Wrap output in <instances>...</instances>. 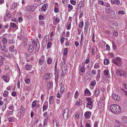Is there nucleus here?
<instances>
[{
    "instance_id": "obj_1",
    "label": "nucleus",
    "mask_w": 127,
    "mask_h": 127,
    "mask_svg": "<svg viewBox=\"0 0 127 127\" xmlns=\"http://www.w3.org/2000/svg\"><path fill=\"white\" fill-rule=\"evenodd\" d=\"M110 109L111 111L115 114H119L121 112V107L117 104H114L111 106Z\"/></svg>"
},
{
    "instance_id": "obj_2",
    "label": "nucleus",
    "mask_w": 127,
    "mask_h": 127,
    "mask_svg": "<svg viewBox=\"0 0 127 127\" xmlns=\"http://www.w3.org/2000/svg\"><path fill=\"white\" fill-rule=\"evenodd\" d=\"M115 73L116 75L118 76H123L124 78L127 77V72L121 69H117L115 71Z\"/></svg>"
},
{
    "instance_id": "obj_3",
    "label": "nucleus",
    "mask_w": 127,
    "mask_h": 127,
    "mask_svg": "<svg viewBox=\"0 0 127 127\" xmlns=\"http://www.w3.org/2000/svg\"><path fill=\"white\" fill-rule=\"evenodd\" d=\"M61 68L62 73L61 74V77L63 76L66 74L67 70L66 65L64 62L61 64Z\"/></svg>"
},
{
    "instance_id": "obj_4",
    "label": "nucleus",
    "mask_w": 127,
    "mask_h": 127,
    "mask_svg": "<svg viewBox=\"0 0 127 127\" xmlns=\"http://www.w3.org/2000/svg\"><path fill=\"white\" fill-rule=\"evenodd\" d=\"M106 13L111 16L113 18H115L116 17L115 13L113 10L110 8L107 9L106 10Z\"/></svg>"
},
{
    "instance_id": "obj_5",
    "label": "nucleus",
    "mask_w": 127,
    "mask_h": 127,
    "mask_svg": "<svg viewBox=\"0 0 127 127\" xmlns=\"http://www.w3.org/2000/svg\"><path fill=\"white\" fill-rule=\"evenodd\" d=\"M113 62L118 66H120L122 64V63L121 61V58L119 57H117L116 59H114L112 60Z\"/></svg>"
},
{
    "instance_id": "obj_6",
    "label": "nucleus",
    "mask_w": 127,
    "mask_h": 127,
    "mask_svg": "<svg viewBox=\"0 0 127 127\" xmlns=\"http://www.w3.org/2000/svg\"><path fill=\"white\" fill-rule=\"evenodd\" d=\"M112 98L117 101H119L120 99V96L116 94H114L112 95Z\"/></svg>"
},
{
    "instance_id": "obj_7",
    "label": "nucleus",
    "mask_w": 127,
    "mask_h": 127,
    "mask_svg": "<svg viewBox=\"0 0 127 127\" xmlns=\"http://www.w3.org/2000/svg\"><path fill=\"white\" fill-rule=\"evenodd\" d=\"M68 109L66 108L64 111L63 113V117L64 119H67L68 116Z\"/></svg>"
},
{
    "instance_id": "obj_8",
    "label": "nucleus",
    "mask_w": 127,
    "mask_h": 127,
    "mask_svg": "<svg viewBox=\"0 0 127 127\" xmlns=\"http://www.w3.org/2000/svg\"><path fill=\"white\" fill-rule=\"evenodd\" d=\"M48 107V102L46 101H45L43 107V111L46 110Z\"/></svg>"
},
{
    "instance_id": "obj_9",
    "label": "nucleus",
    "mask_w": 127,
    "mask_h": 127,
    "mask_svg": "<svg viewBox=\"0 0 127 127\" xmlns=\"http://www.w3.org/2000/svg\"><path fill=\"white\" fill-rule=\"evenodd\" d=\"M91 115V113L90 112L87 111L85 113L84 116L87 119H89Z\"/></svg>"
},
{
    "instance_id": "obj_10",
    "label": "nucleus",
    "mask_w": 127,
    "mask_h": 127,
    "mask_svg": "<svg viewBox=\"0 0 127 127\" xmlns=\"http://www.w3.org/2000/svg\"><path fill=\"white\" fill-rule=\"evenodd\" d=\"M111 3L113 4L119 5L120 3V1L119 0H111Z\"/></svg>"
},
{
    "instance_id": "obj_11",
    "label": "nucleus",
    "mask_w": 127,
    "mask_h": 127,
    "mask_svg": "<svg viewBox=\"0 0 127 127\" xmlns=\"http://www.w3.org/2000/svg\"><path fill=\"white\" fill-rule=\"evenodd\" d=\"M52 74L51 73H47L46 74L44 77L45 79H50L52 77Z\"/></svg>"
},
{
    "instance_id": "obj_12",
    "label": "nucleus",
    "mask_w": 127,
    "mask_h": 127,
    "mask_svg": "<svg viewBox=\"0 0 127 127\" xmlns=\"http://www.w3.org/2000/svg\"><path fill=\"white\" fill-rule=\"evenodd\" d=\"M122 120L123 123H127V117L123 116L122 117Z\"/></svg>"
},
{
    "instance_id": "obj_13",
    "label": "nucleus",
    "mask_w": 127,
    "mask_h": 127,
    "mask_svg": "<svg viewBox=\"0 0 127 127\" xmlns=\"http://www.w3.org/2000/svg\"><path fill=\"white\" fill-rule=\"evenodd\" d=\"M24 68L27 70H31L32 66L29 64L26 65L25 66Z\"/></svg>"
},
{
    "instance_id": "obj_14",
    "label": "nucleus",
    "mask_w": 127,
    "mask_h": 127,
    "mask_svg": "<svg viewBox=\"0 0 127 127\" xmlns=\"http://www.w3.org/2000/svg\"><path fill=\"white\" fill-rule=\"evenodd\" d=\"M35 42L34 41V40H33L32 41V42H30L29 43V47H33L35 45Z\"/></svg>"
},
{
    "instance_id": "obj_15",
    "label": "nucleus",
    "mask_w": 127,
    "mask_h": 127,
    "mask_svg": "<svg viewBox=\"0 0 127 127\" xmlns=\"http://www.w3.org/2000/svg\"><path fill=\"white\" fill-rule=\"evenodd\" d=\"M48 7V5L46 4H44L42 6L41 8V10L43 11H45L47 9Z\"/></svg>"
},
{
    "instance_id": "obj_16",
    "label": "nucleus",
    "mask_w": 127,
    "mask_h": 127,
    "mask_svg": "<svg viewBox=\"0 0 127 127\" xmlns=\"http://www.w3.org/2000/svg\"><path fill=\"white\" fill-rule=\"evenodd\" d=\"M99 89H96L94 92V95L95 96H97L99 94Z\"/></svg>"
},
{
    "instance_id": "obj_17",
    "label": "nucleus",
    "mask_w": 127,
    "mask_h": 127,
    "mask_svg": "<svg viewBox=\"0 0 127 127\" xmlns=\"http://www.w3.org/2000/svg\"><path fill=\"white\" fill-rule=\"evenodd\" d=\"M68 49L67 48H64V50L63 55L64 56H67V50Z\"/></svg>"
},
{
    "instance_id": "obj_18",
    "label": "nucleus",
    "mask_w": 127,
    "mask_h": 127,
    "mask_svg": "<svg viewBox=\"0 0 127 127\" xmlns=\"http://www.w3.org/2000/svg\"><path fill=\"white\" fill-rule=\"evenodd\" d=\"M82 4L83 3L82 1H80L79 2L78 6V9L80 10H81V7L82 6Z\"/></svg>"
},
{
    "instance_id": "obj_19",
    "label": "nucleus",
    "mask_w": 127,
    "mask_h": 127,
    "mask_svg": "<svg viewBox=\"0 0 127 127\" xmlns=\"http://www.w3.org/2000/svg\"><path fill=\"white\" fill-rule=\"evenodd\" d=\"M102 18L105 21H107L108 19L107 16H106L104 15L102 16Z\"/></svg>"
},
{
    "instance_id": "obj_20",
    "label": "nucleus",
    "mask_w": 127,
    "mask_h": 127,
    "mask_svg": "<svg viewBox=\"0 0 127 127\" xmlns=\"http://www.w3.org/2000/svg\"><path fill=\"white\" fill-rule=\"evenodd\" d=\"M2 78L4 81L6 82H8L9 80L7 79V76L5 75L3 76L2 77Z\"/></svg>"
},
{
    "instance_id": "obj_21",
    "label": "nucleus",
    "mask_w": 127,
    "mask_h": 127,
    "mask_svg": "<svg viewBox=\"0 0 127 127\" xmlns=\"http://www.w3.org/2000/svg\"><path fill=\"white\" fill-rule=\"evenodd\" d=\"M109 63V60L107 59H105L104 61V63L105 65L108 64Z\"/></svg>"
},
{
    "instance_id": "obj_22",
    "label": "nucleus",
    "mask_w": 127,
    "mask_h": 127,
    "mask_svg": "<svg viewBox=\"0 0 127 127\" xmlns=\"http://www.w3.org/2000/svg\"><path fill=\"white\" fill-rule=\"evenodd\" d=\"M68 8L69 9H68V11L69 12L73 9V7L70 4H69L68 5Z\"/></svg>"
},
{
    "instance_id": "obj_23",
    "label": "nucleus",
    "mask_w": 127,
    "mask_h": 127,
    "mask_svg": "<svg viewBox=\"0 0 127 127\" xmlns=\"http://www.w3.org/2000/svg\"><path fill=\"white\" fill-rule=\"evenodd\" d=\"M93 102L92 101H89L87 103L86 107L87 108H89V106L91 105H92Z\"/></svg>"
},
{
    "instance_id": "obj_24",
    "label": "nucleus",
    "mask_w": 127,
    "mask_h": 127,
    "mask_svg": "<svg viewBox=\"0 0 127 127\" xmlns=\"http://www.w3.org/2000/svg\"><path fill=\"white\" fill-rule=\"evenodd\" d=\"M9 51L11 52H13L15 51V48L13 46H12L10 47Z\"/></svg>"
},
{
    "instance_id": "obj_25",
    "label": "nucleus",
    "mask_w": 127,
    "mask_h": 127,
    "mask_svg": "<svg viewBox=\"0 0 127 127\" xmlns=\"http://www.w3.org/2000/svg\"><path fill=\"white\" fill-rule=\"evenodd\" d=\"M8 94V92L7 91H5L3 93V96L4 97H6Z\"/></svg>"
},
{
    "instance_id": "obj_26",
    "label": "nucleus",
    "mask_w": 127,
    "mask_h": 127,
    "mask_svg": "<svg viewBox=\"0 0 127 127\" xmlns=\"http://www.w3.org/2000/svg\"><path fill=\"white\" fill-rule=\"evenodd\" d=\"M33 47H32V46L29 47L28 48V51L30 53H32L33 51Z\"/></svg>"
},
{
    "instance_id": "obj_27",
    "label": "nucleus",
    "mask_w": 127,
    "mask_h": 127,
    "mask_svg": "<svg viewBox=\"0 0 127 127\" xmlns=\"http://www.w3.org/2000/svg\"><path fill=\"white\" fill-rule=\"evenodd\" d=\"M52 45V43L50 42H49L48 43L47 45V49H48L50 48Z\"/></svg>"
},
{
    "instance_id": "obj_28",
    "label": "nucleus",
    "mask_w": 127,
    "mask_h": 127,
    "mask_svg": "<svg viewBox=\"0 0 127 127\" xmlns=\"http://www.w3.org/2000/svg\"><path fill=\"white\" fill-rule=\"evenodd\" d=\"M17 4L16 3L13 4L11 6V8L12 9H14L17 7Z\"/></svg>"
},
{
    "instance_id": "obj_29",
    "label": "nucleus",
    "mask_w": 127,
    "mask_h": 127,
    "mask_svg": "<svg viewBox=\"0 0 127 127\" xmlns=\"http://www.w3.org/2000/svg\"><path fill=\"white\" fill-rule=\"evenodd\" d=\"M52 86V85H51L50 82H49L48 83L47 86V89L48 90L50 89L51 88Z\"/></svg>"
},
{
    "instance_id": "obj_30",
    "label": "nucleus",
    "mask_w": 127,
    "mask_h": 127,
    "mask_svg": "<svg viewBox=\"0 0 127 127\" xmlns=\"http://www.w3.org/2000/svg\"><path fill=\"white\" fill-rule=\"evenodd\" d=\"M99 67V64L98 63H95L94 65V68L95 69L98 68Z\"/></svg>"
},
{
    "instance_id": "obj_31",
    "label": "nucleus",
    "mask_w": 127,
    "mask_h": 127,
    "mask_svg": "<svg viewBox=\"0 0 127 127\" xmlns=\"http://www.w3.org/2000/svg\"><path fill=\"white\" fill-rule=\"evenodd\" d=\"M7 39L6 38H3L2 40V42L4 44H6L7 42Z\"/></svg>"
},
{
    "instance_id": "obj_32",
    "label": "nucleus",
    "mask_w": 127,
    "mask_h": 127,
    "mask_svg": "<svg viewBox=\"0 0 127 127\" xmlns=\"http://www.w3.org/2000/svg\"><path fill=\"white\" fill-rule=\"evenodd\" d=\"M80 99H79L75 103V104L77 106H79L80 105Z\"/></svg>"
},
{
    "instance_id": "obj_33",
    "label": "nucleus",
    "mask_w": 127,
    "mask_h": 127,
    "mask_svg": "<svg viewBox=\"0 0 127 127\" xmlns=\"http://www.w3.org/2000/svg\"><path fill=\"white\" fill-rule=\"evenodd\" d=\"M70 2L71 4L73 5H75L76 3V1H74L73 0H70Z\"/></svg>"
},
{
    "instance_id": "obj_34",
    "label": "nucleus",
    "mask_w": 127,
    "mask_h": 127,
    "mask_svg": "<svg viewBox=\"0 0 127 127\" xmlns=\"http://www.w3.org/2000/svg\"><path fill=\"white\" fill-rule=\"evenodd\" d=\"M65 39H67V40L65 42V46L66 47H68L69 45V42L68 40V39L67 38H66Z\"/></svg>"
},
{
    "instance_id": "obj_35",
    "label": "nucleus",
    "mask_w": 127,
    "mask_h": 127,
    "mask_svg": "<svg viewBox=\"0 0 127 127\" xmlns=\"http://www.w3.org/2000/svg\"><path fill=\"white\" fill-rule=\"evenodd\" d=\"M47 63L48 64H51L52 62V60L50 58H48L47 61Z\"/></svg>"
},
{
    "instance_id": "obj_36",
    "label": "nucleus",
    "mask_w": 127,
    "mask_h": 127,
    "mask_svg": "<svg viewBox=\"0 0 127 127\" xmlns=\"http://www.w3.org/2000/svg\"><path fill=\"white\" fill-rule=\"evenodd\" d=\"M64 86L63 84L61 86V88L60 92L61 93H62L64 92Z\"/></svg>"
},
{
    "instance_id": "obj_37",
    "label": "nucleus",
    "mask_w": 127,
    "mask_h": 127,
    "mask_svg": "<svg viewBox=\"0 0 127 127\" xmlns=\"http://www.w3.org/2000/svg\"><path fill=\"white\" fill-rule=\"evenodd\" d=\"M84 25L83 21L80 22L79 25V27L80 28H82L83 26Z\"/></svg>"
},
{
    "instance_id": "obj_38",
    "label": "nucleus",
    "mask_w": 127,
    "mask_h": 127,
    "mask_svg": "<svg viewBox=\"0 0 127 127\" xmlns=\"http://www.w3.org/2000/svg\"><path fill=\"white\" fill-rule=\"evenodd\" d=\"M104 74L106 76L108 75L109 74V72L108 70H104L103 72Z\"/></svg>"
},
{
    "instance_id": "obj_39",
    "label": "nucleus",
    "mask_w": 127,
    "mask_h": 127,
    "mask_svg": "<svg viewBox=\"0 0 127 127\" xmlns=\"http://www.w3.org/2000/svg\"><path fill=\"white\" fill-rule=\"evenodd\" d=\"M59 74V72L58 71V72L57 75L55 77V81L56 82H58V75Z\"/></svg>"
},
{
    "instance_id": "obj_40",
    "label": "nucleus",
    "mask_w": 127,
    "mask_h": 127,
    "mask_svg": "<svg viewBox=\"0 0 127 127\" xmlns=\"http://www.w3.org/2000/svg\"><path fill=\"white\" fill-rule=\"evenodd\" d=\"M32 8L30 6H27L26 7V9L28 11H31L32 10L31 9Z\"/></svg>"
},
{
    "instance_id": "obj_41",
    "label": "nucleus",
    "mask_w": 127,
    "mask_h": 127,
    "mask_svg": "<svg viewBox=\"0 0 127 127\" xmlns=\"http://www.w3.org/2000/svg\"><path fill=\"white\" fill-rule=\"evenodd\" d=\"M91 83L93 86H94L96 84V82L95 80H94L92 81Z\"/></svg>"
},
{
    "instance_id": "obj_42",
    "label": "nucleus",
    "mask_w": 127,
    "mask_h": 127,
    "mask_svg": "<svg viewBox=\"0 0 127 127\" xmlns=\"http://www.w3.org/2000/svg\"><path fill=\"white\" fill-rule=\"evenodd\" d=\"M25 81L26 84H28L30 83V80L29 79H26L25 80Z\"/></svg>"
},
{
    "instance_id": "obj_43",
    "label": "nucleus",
    "mask_w": 127,
    "mask_h": 127,
    "mask_svg": "<svg viewBox=\"0 0 127 127\" xmlns=\"http://www.w3.org/2000/svg\"><path fill=\"white\" fill-rule=\"evenodd\" d=\"M112 23L114 26H118V24L115 21H113V22Z\"/></svg>"
},
{
    "instance_id": "obj_44",
    "label": "nucleus",
    "mask_w": 127,
    "mask_h": 127,
    "mask_svg": "<svg viewBox=\"0 0 127 127\" xmlns=\"http://www.w3.org/2000/svg\"><path fill=\"white\" fill-rule=\"evenodd\" d=\"M5 55H6V57H8L9 58H11L12 56V54L10 53H8L7 54H5Z\"/></svg>"
},
{
    "instance_id": "obj_45",
    "label": "nucleus",
    "mask_w": 127,
    "mask_h": 127,
    "mask_svg": "<svg viewBox=\"0 0 127 127\" xmlns=\"http://www.w3.org/2000/svg\"><path fill=\"white\" fill-rule=\"evenodd\" d=\"M83 37H84V34H83L82 33L81 34V37L80 40V43H81L83 41Z\"/></svg>"
},
{
    "instance_id": "obj_46",
    "label": "nucleus",
    "mask_w": 127,
    "mask_h": 127,
    "mask_svg": "<svg viewBox=\"0 0 127 127\" xmlns=\"http://www.w3.org/2000/svg\"><path fill=\"white\" fill-rule=\"evenodd\" d=\"M85 70V69L84 67H82L80 69V71L82 73L84 72Z\"/></svg>"
},
{
    "instance_id": "obj_47",
    "label": "nucleus",
    "mask_w": 127,
    "mask_h": 127,
    "mask_svg": "<svg viewBox=\"0 0 127 127\" xmlns=\"http://www.w3.org/2000/svg\"><path fill=\"white\" fill-rule=\"evenodd\" d=\"M100 77V74L99 73L97 74L96 77V79L97 81H98Z\"/></svg>"
},
{
    "instance_id": "obj_48",
    "label": "nucleus",
    "mask_w": 127,
    "mask_h": 127,
    "mask_svg": "<svg viewBox=\"0 0 127 127\" xmlns=\"http://www.w3.org/2000/svg\"><path fill=\"white\" fill-rule=\"evenodd\" d=\"M10 23L11 24V26L12 27L14 28L16 27V25L15 23Z\"/></svg>"
},
{
    "instance_id": "obj_49",
    "label": "nucleus",
    "mask_w": 127,
    "mask_h": 127,
    "mask_svg": "<svg viewBox=\"0 0 127 127\" xmlns=\"http://www.w3.org/2000/svg\"><path fill=\"white\" fill-rule=\"evenodd\" d=\"M71 27V22L68 25L66 29L68 30H69L70 29Z\"/></svg>"
},
{
    "instance_id": "obj_50",
    "label": "nucleus",
    "mask_w": 127,
    "mask_h": 127,
    "mask_svg": "<svg viewBox=\"0 0 127 127\" xmlns=\"http://www.w3.org/2000/svg\"><path fill=\"white\" fill-rule=\"evenodd\" d=\"M9 108L10 110H13L14 109V105H11L9 107Z\"/></svg>"
},
{
    "instance_id": "obj_51",
    "label": "nucleus",
    "mask_w": 127,
    "mask_h": 127,
    "mask_svg": "<svg viewBox=\"0 0 127 127\" xmlns=\"http://www.w3.org/2000/svg\"><path fill=\"white\" fill-rule=\"evenodd\" d=\"M118 13L119 14H124L125 13L124 11L123 10L119 11H118Z\"/></svg>"
},
{
    "instance_id": "obj_52",
    "label": "nucleus",
    "mask_w": 127,
    "mask_h": 127,
    "mask_svg": "<svg viewBox=\"0 0 127 127\" xmlns=\"http://www.w3.org/2000/svg\"><path fill=\"white\" fill-rule=\"evenodd\" d=\"M53 99H51L49 98V103L51 104H53Z\"/></svg>"
},
{
    "instance_id": "obj_53",
    "label": "nucleus",
    "mask_w": 127,
    "mask_h": 127,
    "mask_svg": "<svg viewBox=\"0 0 127 127\" xmlns=\"http://www.w3.org/2000/svg\"><path fill=\"white\" fill-rule=\"evenodd\" d=\"M39 64L40 65L42 64L43 63V61L41 59L39 60Z\"/></svg>"
},
{
    "instance_id": "obj_54",
    "label": "nucleus",
    "mask_w": 127,
    "mask_h": 127,
    "mask_svg": "<svg viewBox=\"0 0 127 127\" xmlns=\"http://www.w3.org/2000/svg\"><path fill=\"white\" fill-rule=\"evenodd\" d=\"M85 92L86 94H89L90 93V91L87 89H85Z\"/></svg>"
},
{
    "instance_id": "obj_55",
    "label": "nucleus",
    "mask_w": 127,
    "mask_h": 127,
    "mask_svg": "<svg viewBox=\"0 0 127 127\" xmlns=\"http://www.w3.org/2000/svg\"><path fill=\"white\" fill-rule=\"evenodd\" d=\"M36 103L35 102L33 101L32 104V107H34L36 106Z\"/></svg>"
},
{
    "instance_id": "obj_56",
    "label": "nucleus",
    "mask_w": 127,
    "mask_h": 127,
    "mask_svg": "<svg viewBox=\"0 0 127 127\" xmlns=\"http://www.w3.org/2000/svg\"><path fill=\"white\" fill-rule=\"evenodd\" d=\"M1 50L3 51H5L6 50V47L5 46H3V48L2 46L1 47Z\"/></svg>"
},
{
    "instance_id": "obj_57",
    "label": "nucleus",
    "mask_w": 127,
    "mask_h": 127,
    "mask_svg": "<svg viewBox=\"0 0 127 127\" xmlns=\"http://www.w3.org/2000/svg\"><path fill=\"white\" fill-rule=\"evenodd\" d=\"M78 92L77 91L75 93L74 95V97L76 98L77 97L78 95Z\"/></svg>"
},
{
    "instance_id": "obj_58",
    "label": "nucleus",
    "mask_w": 127,
    "mask_h": 127,
    "mask_svg": "<svg viewBox=\"0 0 127 127\" xmlns=\"http://www.w3.org/2000/svg\"><path fill=\"white\" fill-rule=\"evenodd\" d=\"M55 22L57 23H58L60 21V19L58 17H56L55 19Z\"/></svg>"
},
{
    "instance_id": "obj_59",
    "label": "nucleus",
    "mask_w": 127,
    "mask_h": 127,
    "mask_svg": "<svg viewBox=\"0 0 127 127\" xmlns=\"http://www.w3.org/2000/svg\"><path fill=\"white\" fill-rule=\"evenodd\" d=\"M92 74L94 75H95L96 74V71L95 70H93L92 71Z\"/></svg>"
},
{
    "instance_id": "obj_60",
    "label": "nucleus",
    "mask_w": 127,
    "mask_h": 127,
    "mask_svg": "<svg viewBox=\"0 0 127 127\" xmlns=\"http://www.w3.org/2000/svg\"><path fill=\"white\" fill-rule=\"evenodd\" d=\"M106 49L108 51H110V47L109 46L108 44H107L106 45Z\"/></svg>"
},
{
    "instance_id": "obj_61",
    "label": "nucleus",
    "mask_w": 127,
    "mask_h": 127,
    "mask_svg": "<svg viewBox=\"0 0 127 127\" xmlns=\"http://www.w3.org/2000/svg\"><path fill=\"white\" fill-rule=\"evenodd\" d=\"M39 18L40 20H42L43 18V16L42 15H39Z\"/></svg>"
},
{
    "instance_id": "obj_62",
    "label": "nucleus",
    "mask_w": 127,
    "mask_h": 127,
    "mask_svg": "<svg viewBox=\"0 0 127 127\" xmlns=\"http://www.w3.org/2000/svg\"><path fill=\"white\" fill-rule=\"evenodd\" d=\"M16 93L15 92H12L11 93L12 95L13 96H16Z\"/></svg>"
},
{
    "instance_id": "obj_63",
    "label": "nucleus",
    "mask_w": 127,
    "mask_h": 127,
    "mask_svg": "<svg viewBox=\"0 0 127 127\" xmlns=\"http://www.w3.org/2000/svg\"><path fill=\"white\" fill-rule=\"evenodd\" d=\"M98 3L99 4L102 5L103 4L104 2L103 1H98Z\"/></svg>"
},
{
    "instance_id": "obj_64",
    "label": "nucleus",
    "mask_w": 127,
    "mask_h": 127,
    "mask_svg": "<svg viewBox=\"0 0 127 127\" xmlns=\"http://www.w3.org/2000/svg\"><path fill=\"white\" fill-rule=\"evenodd\" d=\"M127 84L126 83H124L123 85V87L124 88H126L127 89Z\"/></svg>"
}]
</instances>
